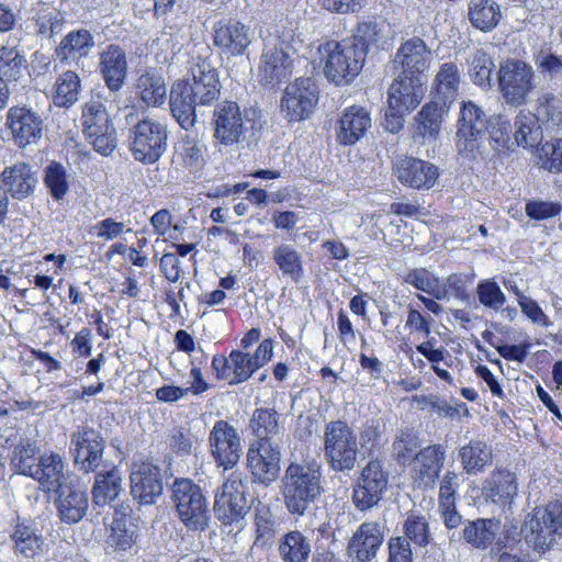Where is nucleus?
<instances>
[{"instance_id": "obj_1", "label": "nucleus", "mask_w": 562, "mask_h": 562, "mask_svg": "<svg viewBox=\"0 0 562 562\" xmlns=\"http://www.w3.org/2000/svg\"><path fill=\"white\" fill-rule=\"evenodd\" d=\"M280 493L290 515L302 517L311 513L324 493L321 464L290 462L280 481Z\"/></svg>"}, {"instance_id": "obj_2", "label": "nucleus", "mask_w": 562, "mask_h": 562, "mask_svg": "<svg viewBox=\"0 0 562 562\" xmlns=\"http://www.w3.org/2000/svg\"><path fill=\"white\" fill-rule=\"evenodd\" d=\"M124 121L128 130L127 143L133 158L144 165H153L167 150V125L140 115L127 108Z\"/></svg>"}, {"instance_id": "obj_3", "label": "nucleus", "mask_w": 562, "mask_h": 562, "mask_svg": "<svg viewBox=\"0 0 562 562\" xmlns=\"http://www.w3.org/2000/svg\"><path fill=\"white\" fill-rule=\"evenodd\" d=\"M171 502L180 521L193 531H203L209 526L210 510L200 485L191 479H176L170 487Z\"/></svg>"}, {"instance_id": "obj_4", "label": "nucleus", "mask_w": 562, "mask_h": 562, "mask_svg": "<svg viewBox=\"0 0 562 562\" xmlns=\"http://www.w3.org/2000/svg\"><path fill=\"white\" fill-rule=\"evenodd\" d=\"M324 458L335 472H346L355 468L358 456L357 435L345 420L326 423L323 436Z\"/></svg>"}, {"instance_id": "obj_5", "label": "nucleus", "mask_w": 562, "mask_h": 562, "mask_svg": "<svg viewBox=\"0 0 562 562\" xmlns=\"http://www.w3.org/2000/svg\"><path fill=\"white\" fill-rule=\"evenodd\" d=\"M327 54L324 75L336 86L349 85L360 72L366 52L355 41L328 42L324 45Z\"/></svg>"}, {"instance_id": "obj_6", "label": "nucleus", "mask_w": 562, "mask_h": 562, "mask_svg": "<svg viewBox=\"0 0 562 562\" xmlns=\"http://www.w3.org/2000/svg\"><path fill=\"white\" fill-rule=\"evenodd\" d=\"M497 75L499 91L510 105L527 103L530 93L537 88L533 67L521 59H506L501 64Z\"/></svg>"}, {"instance_id": "obj_7", "label": "nucleus", "mask_w": 562, "mask_h": 562, "mask_svg": "<svg viewBox=\"0 0 562 562\" xmlns=\"http://www.w3.org/2000/svg\"><path fill=\"white\" fill-rule=\"evenodd\" d=\"M80 121L82 132L95 151L111 155L116 148V133L104 104L95 99L86 102Z\"/></svg>"}, {"instance_id": "obj_8", "label": "nucleus", "mask_w": 562, "mask_h": 562, "mask_svg": "<svg viewBox=\"0 0 562 562\" xmlns=\"http://www.w3.org/2000/svg\"><path fill=\"white\" fill-rule=\"evenodd\" d=\"M491 119L474 102L463 101L457 121V147L468 157H474L487 137Z\"/></svg>"}, {"instance_id": "obj_9", "label": "nucleus", "mask_w": 562, "mask_h": 562, "mask_svg": "<svg viewBox=\"0 0 562 562\" xmlns=\"http://www.w3.org/2000/svg\"><path fill=\"white\" fill-rule=\"evenodd\" d=\"M248 110H240L234 101H223L214 110V137L222 145H239L247 140L252 128V119Z\"/></svg>"}, {"instance_id": "obj_10", "label": "nucleus", "mask_w": 562, "mask_h": 562, "mask_svg": "<svg viewBox=\"0 0 562 562\" xmlns=\"http://www.w3.org/2000/svg\"><path fill=\"white\" fill-rule=\"evenodd\" d=\"M247 486L238 477L228 479L215 493L214 514L224 525H237L250 510Z\"/></svg>"}, {"instance_id": "obj_11", "label": "nucleus", "mask_w": 562, "mask_h": 562, "mask_svg": "<svg viewBox=\"0 0 562 562\" xmlns=\"http://www.w3.org/2000/svg\"><path fill=\"white\" fill-rule=\"evenodd\" d=\"M246 460L252 481L266 487L270 486L280 473V442L251 440Z\"/></svg>"}, {"instance_id": "obj_12", "label": "nucleus", "mask_w": 562, "mask_h": 562, "mask_svg": "<svg viewBox=\"0 0 562 562\" xmlns=\"http://www.w3.org/2000/svg\"><path fill=\"white\" fill-rule=\"evenodd\" d=\"M187 79L188 92L201 105H210L217 100L221 81L216 68L206 57L195 56L189 61Z\"/></svg>"}, {"instance_id": "obj_13", "label": "nucleus", "mask_w": 562, "mask_h": 562, "mask_svg": "<svg viewBox=\"0 0 562 562\" xmlns=\"http://www.w3.org/2000/svg\"><path fill=\"white\" fill-rule=\"evenodd\" d=\"M75 465L85 473L97 472L103 464L105 439L89 426H78L70 436Z\"/></svg>"}, {"instance_id": "obj_14", "label": "nucleus", "mask_w": 562, "mask_h": 562, "mask_svg": "<svg viewBox=\"0 0 562 562\" xmlns=\"http://www.w3.org/2000/svg\"><path fill=\"white\" fill-rule=\"evenodd\" d=\"M529 541L538 552H544L555 543V537L562 536V499H555L543 508L536 509L528 522Z\"/></svg>"}, {"instance_id": "obj_15", "label": "nucleus", "mask_w": 562, "mask_h": 562, "mask_svg": "<svg viewBox=\"0 0 562 562\" xmlns=\"http://www.w3.org/2000/svg\"><path fill=\"white\" fill-rule=\"evenodd\" d=\"M387 481L389 475L381 461H369L353 486L352 501L356 508L364 512L376 506L387 487Z\"/></svg>"}, {"instance_id": "obj_16", "label": "nucleus", "mask_w": 562, "mask_h": 562, "mask_svg": "<svg viewBox=\"0 0 562 562\" xmlns=\"http://www.w3.org/2000/svg\"><path fill=\"white\" fill-rule=\"evenodd\" d=\"M292 64L293 60L280 38L271 37L263 40V48L258 68L262 85L274 86L286 80L292 74Z\"/></svg>"}, {"instance_id": "obj_17", "label": "nucleus", "mask_w": 562, "mask_h": 562, "mask_svg": "<svg viewBox=\"0 0 562 562\" xmlns=\"http://www.w3.org/2000/svg\"><path fill=\"white\" fill-rule=\"evenodd\" d=\"M317 103L315 82L310 77L297 78L289 83L281 99V111L289 121L307 119Z\"/></svg>"}, {"instance_id": "obj_18", "label": "nucleus", "mask_w": 562, "mask_h": 562, "mask_svg": "<svg viewBox=\"0 0 562 562\" xmlns=\"http://www.w3.org/2000/svg\"><path fill=\"white\" fill-rule=\"evenodd\" d=\"M5 126L11 139L19 148L36 145L43 137V119L36 111L25 105H14L8 110Z\"/></svg>"}, {"instance_id": "obj_19", "label": "nucleus", "mask_w": 562, "mask_h": 562, "mask_svg": "<svg viewBox=\"0 0 562 562\" xmlns=\"http://www.w3.org/2000/svg\"><path fill=\"white\" fill-rule=\"evenodd\" d=\"M384 537V522L363 521L350 537L346 554L351 562H371L376 558Z\"/></svg>"}, {"instance_id": "obj_20", "label": "nucleus", "mask_w": 562, "mask_h": 562, "mask_svg": "<svg viewBox=\"0 0 562 562\" xmlns=\"http://www.w3.org/2000/svg\"><path fill=\"white\" fill-rule=\"evenodd\" d=\"M130 481L131 495L140 505L156 504L162 495V474L159 467L151 462L134 464Z\"/></svg>"}, {"instance_id": "obj_21", "label": "nucleus", "mask_w": 562, "mask_h": 562, "mask_svg": "<svg viewBox=\"0 0 562 562\" xmlns=\"http://www.w3.org/2000/svg\"><path fill=\"white\" fill-rule=\"evenodd\" d=\"M211 451L218 465L232 469L240 458V438L233 425L226 420H217L210 432Z\"/></svg>"}, {"instance_id": "obj_22", "label": "nucleus", "mask_w": 562, "mask_h": 562, "mask_svg": "<svg viewBox=\"0 0 562 562\" xmlns=\"http://www.w3.org/2000/svg\"><path fill=\"white\" fill-rule=\"evenodd\" d=\"M394 170L398 181L408 188L415 190L431 189L438 178L439 168L423 159L414 157L398 158L394 164Z\"/></svg>"}, {"instance_id": "obj_23", "label": "nucleus", "mask_w": 562, "mask_h": 562, "mask_svg": "<svg viewBox=\"0 0 562 562\" xmlns=\"http://www.w3.org/2000/svg\"><path fill=\"white\" fill-rule=\"evenodd\" d=\"M213 43L223 54L240 56L251 43L250 27L235 19H222L213 26Z\"/></svg>"}, {"instance_id": "obj_24", "label": "nucleus", "mask_w": 562, "mask_h": 562, "mask_svg": "<svg viewBox=\"0 0 562 562\" xmlns=\"http://www.w3.org/2000/svg\"><path fill=\"white\" fill-rule=\"evenodd\" d=\"M431 60V52L419 37H412L403 42L397 48L393 64L400 74L422 78Z\"/></svg>"}, {"instance_id": "obj_25", "label": "nucleus", "mask_w": 562, "mask_h": 562, "mask_svg": "<svg viewBox=\"0 0 562 562\" xmlns=\"http://www.w3.org/2000/svg\"><path fill=\"white\" fill-rule=\"evenodd\" d=\"M55 493L58 518L67 525H75L81 521L89 508V497L86 490L69 483L57 488Z\"/></svg>"}, {"instance_id": "obj_26", "label": "nucleus", "mask_w": 562, "mask_h": 562, "mask_svg": "<svg viewBox=\"0 0 562 562\" xmlns=\"http://www.w3.org/2000/svg\"><path fill=\"white\" fill-rule=\"evenodd\" d=\"M1 183L7 195L23 201L33 195L38 183L37 172L30 164L16 162L5 167L0 175Z\"/></svg>"}, {"instance_id": "obj_27", "label": "nucleus", "mask_w": 562, "mask_h": 562, "mask_svg": "<svg viewBox=\"0 0 562 562\" xmlns=\"http://www.w3.org/2000/svg\"><path fill=\"white\" fill-rule=\"evenodd\" d=\"M212 369L220 380H225L229 385H236L247 381L257 370L252 367L250 353L233 350L229 357L215 355L212 359Z\"/></svg>"}, {"instance_id": "obj_28", "label": "nucleus", "mask_w": 562, "mask_h": 562, "mask_svg": "<svg viewBox=\"0 0 562 562\" xmlns=\"http://www.w3.org/2000/svg\"><path fill=\"white\" fill-rule=\"evenodd\" d=\"M139 526L135 518L116 509L105 539V550L123 553L137 542Z\"/></svg>"}, {"instance_id": "obj_29", "label": "nucleus", "mask_w": 562, "mask_h": 562, "mask_svg": "<svg viewBox=\"0 0 562 562\" xmlns=\"http://www.w3.org/2000/svg\"><path fill=\"white\" fill-rule=\"evenodd\" d=\"M99 70L111 92L121 90L127 77V60L125 50L115 44L106 46L100 53Z\"/></svg>"}, {"instance_id": "obj_30", "label": "nucleus", "mask_w": 562, "mask_h": 562, "mask_svg": "<svg viewBox=\"0 0 562 562\" xmlns=\"http://www.w3.org/2000/svg\"><path fill=\"white\" fill-rule=\"evenodd\" d=\"M446 449L431 445L420 449L415 456V481L419 487L432 488L443 468Z\"/></svg>"}, {"instance_id": "obj_31", "label": "nucleus", "mask_w": 562, "mask_h": 562, "mask_svg": "<svg viewBox=\"0 0 562 562\" xmlns=\"http://www.w3.org/2000/svg\"><path fill=\"white\" fill-rule=\"evenodd\" d=\"M516 475L507 470L493 471L482 483V496L486 502L509 505L517 496Z\"/></svg>"}, {"instance_id": "obj_32", "label": "nucleus", "mask_w": 562, "mask_h": 562, "mask_svg": "<svg viewBox=\"0 0 562 562\" xmlns=\"http://www.w3.org/2000/svg\"><path fill=\"white\" fill-rule=\"evenodd\" d=\"M424 97L422 78L398 74L389 89V103L393 109L414 110Z\"/></svg>"}, {"instance_id": "obj_33", "label": "nucleus", "mask_w": 562, "mask_h": 562, "mask_svg": "<svg viewBox=\"0 0 562 562\" xmlns=\"http://www.w3.org/2000/svg\"><path fill=\"white\" fill-rule=\"evenodd\" d=\"M371 127V116L363 106L347 108L339 120L337 140L344 145H353L359 142Z\"/></svg>"}, {"instance_id": "obj_34", "label": "nucleus", "mask_w": 562, "mask_h": 562, "mask_svg": "<svg viewBox=\"0 0 562 562\" xmlns=\"http://www.w3.org/2000/svg\"><path fill=\"white\" fill-rule=\"evenodd\" d=\"M13 551L25 559H34L43 553L44 538L36 524L18 518L11 532Z\"/></svg>"}, {"instance_id": "obj_35", "label": "nucleus", "mask_w": 562, "mask_h": 562, "mask_svg": "<svg viewBox=\"0 0 562 562\" xmlns=\"http://www.w3.org/2000/svg\"><path fill=\"white\" fill-rule=\"evenodd\" d=\"M94 476L91 495L98 507L111 505L123 491V480L120 469L111 465L109 469H99Z\"/></svg>"}, {"instance_id": "obj_36", "label": "nucleus", "mask_w": 562, "mask_h": 562, "mask_svg": "<svg viewBox=\"0 0 562 562\" xmlns=\"http://www.w3.org/2000/svg\"><path fill=\"white\" fill-rule=\"evenodd\" d=\"M94 47L92 34L86 30L70 31L55 48V55L63 64L77 63L87 57Z\"/></svg>"}, {"instance_id": "obj_37", "label": "nucleus", "mask_w": 562, "mask_h": 562, "mask_svg": "<svg viewBox=\"0 0 562 562\" xmlns=\"http://www.w3.org/2000/svg\"><path fill=\"white\" fill-rule=\"evenodd\" d=\"M170 112L183 130H189L196 122L195 108L201 105L188 92L187 82L176 81L170 90Z\"/></svg>"}, {"instance_id": "obj_38", "label": "nucleus", "mask_w": 562, "mask_h": 562, "mask_svg": "<svg viewBox=\"0 0 562 562\" xmlns=\"http://www.w3.org/2000/svg\"><path fill=\"white\" fill-rule=\"evenodd\" d=\"M449 106L450 103L441 100L425 103L415 117L417 133L425 139L438 138Z\"/></svg>"}, {"instance_id": "obj_39", "label": "nucleus", "mask_w": 562, "mask_h": 562, "mask_svg": "<svg viewBox=\"0 0 562 562\" xmlns=\"http://www.w3.org/2000/svg\"><path fill=\"white\" fill-rule=\"evenodd\" d=\"M501 521L494 518L468 520L461 532V539L476 550H486L495 540Z\"/></svg>"}, {"instance_id": "obj_40", "label": "nucleus", "mask_w": 562, "mask_h": 562, "mask_svg": "<svg viewBox=\"0 0 562 562\" xmlns=\"http://www.w3.org/2000/svg\"><path fill=\"white\" fill-rule=\"evenodd\" d=\"M64 470L65 463L58 453H44L40 456L38 465L31 477L38 481L45 488L56 492L60 486L67 485Z\"/></svg>"}, {"instance_id": "obj_41", "label": "nucleus", "mask_w": 562, "mask_h": 562, "mask_svg": "<svg viewBox=\"0 0 562 562\" xmlns=\"http://www.w3.org/2000/svg\"><path fill=\"white\" fill-rule=\"evenodd\" d=\"M280 416L273 408H256L249 420V428L254 436L252 440L279 442L277 437L280 432Z\"/></svg>"}, {"instance_id": "obj_42", "label": "nucleus", "mask_w": 562, "mask_h": 562, "mask_svg": "<svg viewBox=\"0 0 562 562\" xmlns=\"http://www.w3.org/2000/svg\"><path fill=\"white\" fill-rule=\"evenodd\" d=\"M468 18L471 25L482 32L494 30L502 19L501 8L494 0H471Z\"/></svg>"}, {"instance_id": "obj_43", "label": "nucleus", "mask_w": 562, "mask_h": 562, "mask_svg": "<svg viewBox=\"0 0 562 562\" xmlns=\"http://www.w3.org/2000/svg\"><path fill=\"white\" fill-rule=\"evenodd\" d=\"M458 458L462 469L471 475L482 472L487 464L492 463L493 453L485 442L471 440L459 449Z\"/></svg>"}, {"instance_id": "obj_44", "label": "nucleus", "mask_w": 562, "mask_h": 562, "mask_svg": "<svg viewBox=\"0 0 562 562\" xmlns=\"http://www.w3.org/2000/svg\"><path fill=\"white\" fill-rule=\"evenodd\" d=\"M460 82L461 75L457 64L452 61L441 64L434 79L437 98L451 104L459 92Z\"/></svg>"}, {"instance_id": "obj_45", "label": "nucleus", "mask_w": 562, "mask_h": 562, "mask_svg": "<svg viewBox=\"0 0 562 562\" xmlns=\"http://www.w3.org/2000/svg\"><path fill=\"white\" fill-rule=\"evenodd\" d=\"M272 259L283 276L299 282L304 274L303 257L290 244H281L272 251Z\"/></svg>"}, {"instance_id": "obj_46", "label": "nucleus", "mask_w": 562, "mask_h": 562, "mask_svg": "<svg viewBox=\"0 0 562 562\" xmlns=\"http://www.w3.org/2000/svg\"><path fill=\"white\" fill-rule=\"evenodd\" d=\"M311 551L308 539L299 530L285 533L279 544L282 562H307Z\"/></svg>"}, {"instance_id": "obj_47", "label": "nucleus", "mask_w": 562, "mask_h": 562, "mask_svg": "<svg viewBox=\"0 0 562 562\" xmlns=\"http://www.w3.org/2000/svg\"><path fill=\"white\" fill-rule=\"evenodd\" d=\"M514 137L518 146L532 148L542 140V128L539 119L530 112H519L515 119Z\"/></svg>"}, {"instance_id": "obj_48", "label": "nucleus", "mask_w": 562, "mask_h": 562, "mask_svg": "<svg viewBox=\"0 0 562 562\" xmlns=\"http://www.w3.org/2000/svg\"><path fill=\"white\" fill-rule=\"evenodd\" d=\"M26 68V58L20 50L8 46L0 48V80L18 82L24 77Z\"/></svg>"}, {"instance_id": "obj_49", "label": "nucleus", "mask_w": 562, "mask_h": 562, "mask_svg": "<svg viewBox=\"0 0 562 562\" xmlns=\"http://www.w3.org/2000/svg\"><path fill=\"white\" fill-rule=\"evenodd\" d=\"M468 74L474 85L487 89L491 88V78L494 69L492 57L482 48L470 53L467 58Z\"/></svg>"}, {"instance_id": "obj_50", "label": "nucleus", "mask_w": 562, "mask_h": 562, "mask_svg": "<svg viewBox=\"0 0 562 562\" xmlns=\"http://www.w3.org/2000/svg\"><path fill=\"white\" fill-rule=\"evenodd\" d=\"M136 91L140 100L148 106L160 105L167 93L162 77L149 71L138 77Z\"/></svg>"}, {"instance_id": "obj_51", "label": "nucleus", "mask_w": 562, "mask_h": 562, "mask_svg": "<svg viewBox=\"0 0 562 562\" xmlns=\"http://www.w3.org/2000/svg\"><path fill=\"white\" fill-rule=\"evenodd\" d=\"M38 452L40 449L35 442L20 441L13 448L11 467L16 473L31 477L38 465Z\"/></svg>"}, {"instance_id": "obj_52", "label": "nucleus", "mask_w": 562, "mask_h": 562, "mask_svg": "<svg viewBox=\"0 0 562 562\" xmlns=\"http://www.w3.org/2000/svg\"><path fill=\"white\" fill-rule=\"evenodd\" d=\"M80 79L77 72L68 70L56 80L53 94L54 104L59 108H69L78 100Z\"/></svg>"}, {"instance_id": "obj_53", "label": "nucleus", "mask_w": 562, "mask_h": 562, "mask_svg": "<svg viewBox=\"0 0 562 562\" xmlns=\"http://www.w3.org/2000/svg\"><path fill=\"white\" fill-rule=\"evenodd\" d=\"M404 281L415 289L434 296L436 300L447 299V291L439 284L438 278L425 268L409 270L405 274Z\"/></svg>"}, {"instance_id": "obj_54", "label": "nucleus", "mask_w": 562, "mask_h": 562, "mask_svg": "<svg viewBox=\"0 0 562 562\" xmlns=\"http://www.w3.org/2000/svg\"><path fill=\"white\" fill-rule=\"evenodd\" d=\"M44 184L55 201L64 200L69 191L66 168L59 162H49L44 170Z\"/></svg>"}, {"instance_id": "obj_55", "label": "nucleus", "mask_w": 562, "mask_h": 562, "mask_svg": "<svg viewBox=\"0 0 562 562\" xmlns=\"http://www.w3.org/2000/svg\"><path fill=\"white\" fill-rule=\"evenodd\" d=\"M532 61L544 78L562 77V56L555 55L550 47L543 45L532 50Z\"/></svg>"}, {"instance_id": "obj_56", "label": "nucleus", "mask_w": 562, "mask_h": 562, "mask_svg": "<svg viewBox=\"0 0 562 562\" xmlns=\"http://www.w3.org/2000/svg\"><path fill=\"white\" fill-rule=\"evenodd\" d=\"M384 27L383 22H361L358 24L353 37L348 41H355L356 45L361 46L367 55L370 46H378L384 40Z\"/></svg>"}, {"instance_id": "obj_57", "label": "nucleus", "mask_w": 562, "mask_h": 562, "mask_svg": "<svg viewBox=\"0 0 562 562\" xmlns=\"http://www.w3.org/2000/svg\"><path fill=\"white\" fill-rule=\"evenodd\" d=\"M404 538L414 544L425 548L431 541L429 524L424 516L409 515L403 525Z\"/></svg>"}, {"instance_id": "obj_58", "label": "nucleus", "mask_w": 562, "mask_h": 562, "mask_svg": "<svg viewBox=\"0 0 562 562\" xmlns=\"http://www.w3.org/2000/svg\"><path fill=\"white\" fill-rule=\"evenodd\" d=\"M418 448V438L411 430H401L392 445L393 456L400 464L414 461Z\"/></svg>"}, {"instance_id": "obj_59", "label": "nucleus", "mask_w": 562, "mask_h": 562, "mask_svg": "<svg viewBox=\"0 0 562 562\" xmlns=\"http://www.w3.org/2000/svg\"><path fill=\"white\" fill-rule=\"evenodd\" d=\"M476 293L480 303L494 311H498L506 302V296L499 285L491 279L479 282Z\"/></svg>"}, {"instance_id": "obj_60", "label": "nucleus", "mask_w": 562, "mask_h": 562, "mask_svg": "<svg viewBox=\"0 0 562 562\" xmlns=\"http://www.w3.org/2000/svg\"><path fill=\"white\" fill-rule=\"evenodd\" d=\"M205 146L199 139L186 136L179 147V155L187 167L196 168L204 161Z\"/></svg>"}, {"instance_id": "obj_61", "label": "nucleus", "mask_w": 562, "mask_h": 562, "mask_svg": "<svg viewBox=\"0 0 562 562\" xmlns=\"http://www.w3.org/2000/svg\"><path fill=\"white\" fill-rule=\"evenodd\" d=\"M64 23V13L53 9L38 15L36 20L37 32L41 35L53 37L54 35L61 33Z\"/></svg>"}, {"instance_id": "obj_62", "label": "nucleus", "mask_w": 562, "mask_h": 562, "mask_svg": "<svg viewBox=\"0 0 562 562\" xmlns=\"http://www.w3.org/2000/svg\"><path fill=\"white\" fill-rule=\"evenodd\" d=\"M539 114L543 115L553 125L562 123V98L552 93H544L538 99Z\"/></svg>"}, {"instance_id": "obj_63", "label": "nucleus", "mask_w": 562, "mask_h": 562, "mask_svg": "<svg viewBox=\"0 0 562 562\" xmlns=\"http://www.w3.org/2000/svg\"><path fill=\"white\" fill-rule=\"evenodd\" d=\"M540 151L546 157L542 168L550 172H562V138L543 144Z\"/></svg>"}, {"instance_id": "obj_64", "label": "nucleus", "mask_w": 562, "mask_h": 562, "mask_svg": "<svg viewBox=\"0 0 562 562\" xmlns=\"http://www.w3.org/2000/svg\"><path fill=\"white\" fill-rule=\"evenodd\" d=\"M387 562H413L411 542L404 537H391L387 541Z\"/></svg>"}]
</instances>
